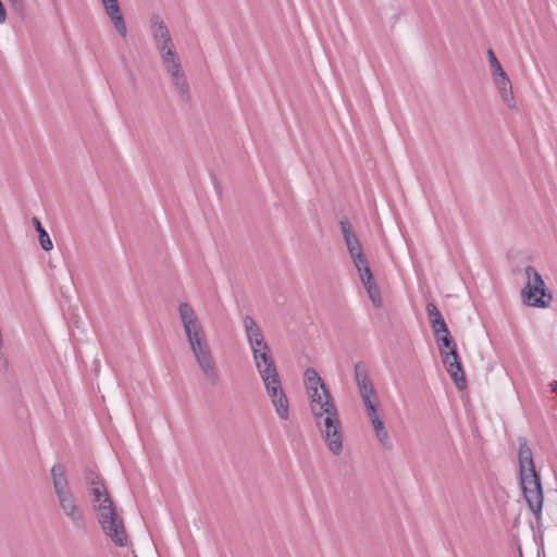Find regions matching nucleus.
<instances>
[{
  "label": "nucleus",
  "mask_w": 557,
  "mask_h": 557,
  "mask_svg": "<svg viewBox=\"0 0 557 557\" xmlns=\"http://www.w3.org/2000/svg\"><path fill=\"white\" fill-rule=\"evenodd\" d=\"M88 493L91 496V505L94 510L97 512V519L103 533L116 546H126L128 537L124 521L119 515L104 483L102 482L97 486L88 488Z\"/></svg>",
  "instance_id": "5"
},
{
  "label": "nucleus",
  "mask_w": 557,
  "mask_h": 557,
  "mask_svg": "<svg viewBox=\"0 0 557 557\" xmlns=\"http://www.w3.org/2000/svg\"><path fill=\"white\" fill-rule=\"evenodd\" d=\"M275 412L282 420L289 419V404L280 377L263 382Z\"/></svg>",
  "instance_id": "10"
},
{
  "label": "nucleus",
  "mask_w": 557,
  "mask_h": 557,
  "mask_svg": "<svg viewBox=\"0 0 557 557\" xmlns=\"http://www.w3.org/2000/svg\"><path fill=\"white\" fill-rule=\"evenodd\" d=\"M243 322L246 337L252 351L253 361L262 382L280 377L275 361L271 355V349L264 339L260 326L250 315H246Z\"/></svg>",
  "instance_id": "7"
},
{
  "label": "nucleus",
  "mask_w": 557,
  "mask_h": 557,
  "mask_svg": "<svg viewBox=\"0 0 557 557\" xmlns=\"http://www.w3.org/2000/svg\"><path fill=\"white\" fill-rule=\"evenodd\" d=\"M341 230L343 233V237L348 250V253L351 258V261L356 267H360L361 264H364L368 262L366 256L363 255L362 246L360 244V240L356 236L355 232L352 231L351 224L348 220H342L339 222Z\"/></svg>",
  "instance_id": "11"
},
{
  "label": "nucleus",
  "mask_w": 557,
  "mask_h": 557,
  "mask_svg": "<svg viewBox=\"0 0 557 557\" xmlns=\"http://www.w3.org/2000/svg\"><path fill=\"white\" fill-rule=\"evenodd\" d=\"M7 20V11H5V8L2 3V1L0 0V24H3Z\"/></svg>",
  "instance_id": "25"
},
{
  "label": "nucleus",
  "mask_w": 557,
  "mask_h": 557,
  "mask_svg": "<svg viewBox=\"0 0 557 557\" xmlns=\"http://www.w3.org/2000/svg\"><path fill=\"white\" fill-rule=\"evenodd\" d=\"M519 484L530 511L541 518L544 494L541 474L535 469L532 449L524 437L518 438Z\"/></svg>",
  "instance_id": "4"
},
{
  "label": "nucleus",
  "mask_w": 557,
  "mask_h": 557,
  "mask_svg": "<svg viewBox=\"0 0 557 557\" xmlns=\"http://www.w3.org/2000/svg\"><path fill=\"white\" fill-rule=\"evenodd\" d=\"M524 273L527 282L521 290L523 301L531 307H548L553 300V295L546 289L542 275L532 265H528Z\"/></svg>",
  "instance_id": "9"
},
{
  "label": "nucleus",
  "mask_w": 557,
  "mask_h": 557,
  "mask_svg": "<svg viewBox=\"0 0 557 557\" xmlns=\"http://www.w3.org/2000/svg\"><path fill=\"white\" fill-rule=\"evenodd\" d=\"M550 389L552 392L557 393V381H553L550 383Z\"/></svg>",
  "instance_id": "26"
},
{
  "label": "nucleus",
  "mask_w": 557,
  "mask_h": 557,
  "mask_svg": "<svg viewBox=\"0 0 557 557\" xmlns=\"http://www.w3.org/2000/svg\"><path fill=\"white\" fill-rule=\"evenodd\" d=\"M366 409H367L368 418L370 419L371 424L373 426L374 433L384 429L385 424L379 416L377 407L373 406V407L366 408Z\"/></svg>",
  "instance_id": "17"
},
{
  "label": "nucleus",
  "mask_w": 557,
  "mask_h": 557,
  "mask_svg": "<svg viewBox=\"0 0 557 557\" xmlns=\"http://www.w3.org/2000/svg\"><path fill=\"white\" fill-rule=\"evenodd\" d=\"M438 342V349L443 364L454 381L456 387L462 391L467 387L465 371L457 352V346L448 333L435 337Z\"/></svg>",
  "instance_id": "8"
},
{
  "label": "nucleus",
  "mask_w": 557,
  "mask_h": 557,
  "mask_svg": "<svg viewBox=\"0 0 557 557\" xmlns=\"http://www.w3.org/2000/svg\"><path fill=\"white\" fill-rule=\"evenodd\" d=\"M367 294H368V297L371 300L372 305L375 308H381L383 306L381 292H380V288L377 287V285L368 288Z\"/></svg>",
  "instance_id": "20"
},
{
  "label": "nucleus",
  "mask_w": 557,
  "mask_h": 557,
  "mask_svg": "<svg viewBox=\"0 0 557 557\" xmlns=\"http://www.w3.org/2000/svg\"><path fill=\"white\" fill-rule=\"evenodd\" d=\"M180 317L194 357L210 385L220 383V372L195 310L186 302L178 306Z\"/></svg>",
  "instance_id": "3"
},
{
  "label": "nucleus",
  "mask_w": 557,
  "mask_h": 557,
  "mask_svg": "<svg viewBox=\"0 0 557 557\" xmlns=\"http://www.w3.org/2000/svg\"><path fill=\"white\" fill-rule=\"evenodd\" d=\"M32 221H33V224L35 225L36 231L38 232V237H39V243H40L41 248L45 251H50L53 248V244L50 239L49 234L42 227L38 218L34 216Z\"/></svg>",
  "instance_id": "15"
},
{
  "label": "nucleus",
  "mask_w": 557,
  "mask_h": 557,
  "mask_svg": "<svg viewBox=\"0 0 557 557\" xmlns=\"http://www.w3.org/2000/svg\"><path fill=\"white\" fill-rule=\"evenodd\" d=\"M149 30L162 63L170 74L172 83L184 102L190 100V89L182 67L181 59L172 39L170 29L159 13L149 16Z\"/></svg>",
  "instance_id": "2"
},
{
  "label": "nucleus",
  "mask_w": 557,
  "mask_h": 557,
  "mask_svg": "<svg viewBox=\"0 0 557 557\" xmlns=\"http://www.w3.org/2000/svg\"><path fill=\"white\" fill-rule=\"evenodd\" d=\"M106 14L113 23L116 32L122 38L127 37V27L117 0H100Z\"/></svg>",
  "instance_id": "13"
},
{
  "label": "nucleus",
  "mask_w": 557,
  "mask_h": 557,
  "mask_svg": "<svg viewBox=\"0 0 557 557\" xmlns=\"http://www.w3.org/2000/svg\"><path fill=\"white\" fill-rule=\"evenodd\" d=\"M305 386L309 397V408L317 428L320 430L330 451L338 456L343 451L341 420L334 399L313 368L305 371Z\"/></svg>",
  "instance_id": "1"
},
{
  "label": "nucleus",
  "mask_w": 557,
  "mask_h": 557,
  "mask_svg": "<svg viewBox=\"0 0 557 557\" xmlns=\"http://www.w3.org/2000/svg\"><path fill=\"white\" fill-rule=\"evenodd\" d=\"M431 326L435 337L449 332L444 318L433 320V322H431Z\"/></svg>",
  "instance_id": "21"
},
{
  "label": "nucleus",
  "mask_w": 557,
  "mask_h": 557,
  "mask_svg": "<svg viewBox=\"0 0 557 557\" xmlns=\"http://www.w3.org/2000/svg\"><path fill=\"white\" fill-rule=\"evenodd\" d=\"M425 311L429 317L430 323L433 322V320L443 318L436 305L433 302L426 304Z\"/></svg>",
  "instance_id": "23"
},
{
  "label": "nucleus",
  "mask_w": 557,
  "mask_h": 557,
  "mask_svg": "<svg viewBox=\"0 0 557 557\" xmlns=\"http://www.w3.org/2000/svg\"><path fill=\"white\" fill-rule=\"evenodd\" d=\"M375 437L385 449L392 448V442L386 428L375 432Z\"/></svg>",
  "instance_id": "22"
},
{
  "label": "nucleus",
  "mask_w": 557,
  "mask_h": 557,
  "mask_svg": "<svg viewBox=\"0 0 557 557\" xmlns=\"http://www.w3.org/2000/svg\"><path fill=\"white\" fill-rule=\"evenodd\" d=\"M356 270L366 290L376 285L369 262L361 264L360 267H356Z\"/></svg>",
  "instance_id": "16"
},
{
  "label": "nucleus",
  "mask_w": 557,
  "mask_h": 557,
  "mask_svg": "<svg viewBox=\"0 0 557 557\" xmlns=\"http://www.w3.org/2000/svg\"><path fill=\"white\" fill-rule=\"evenodd\" d=\"M487 57H488V62H490L491 72H492L493 76H498V75H503L504 73H506L503 70L502 64L499 63L498 59L496 58V55L492 49L487 50Z\"/></svg>",
  "instance_id": "18"
},
{
  "label": "nucleus",
  "mask_w": 557,
  "mask_h": 557,
  "mask_svg": "<svg viewBox=\"0 0 557 557\" xmlns=\"http://www.w3.org/2000/svg\"><path fill=\"white\" fill-rule=\"evenodd\" d=\"M355 380L366 408L376 406V393L367 370L361 364L355 367Z\"/></svg>",
  "instance_id": "12"
},
{
  "label": "nucleus",
  "mask_w": 557,
  "mask_h": 557,
  "mask_svg": "<svg viewBox=\"0 0 557 557\" xmlns=\"http://www.w3.org/2000/svg\"><path fill=\"white\" fill-rule=\"evenodd\" d=\"M50 472L58 505L63 516L71 522L74 529L77 531H86V515L78 498L70 486L65 466L55 463L52 466Z\"/></svg>",
  "instance_id": "6"
},
{
  "label": "nucleus",
  "mask_w": 557,
  "mask_h": 557,
  "mask_svg": "<svg viewBox=\"0 0 557 557\" xmlns=\"http://www.w3.org/2000/svg\"><path fill=\"white\" fill-rule=\"evenodd\" d=\"M7 1L9 2V5L12 11H14L15 13H17L20 15L24 14L25 7H26L25 0H7Z\"/></svg>",
  "instance_id": "24"
},
{
  "label": "nucleus",
  "mask_w": 557,
  "mask_h": 557,
  "mask_svg": "<svg viewBox=\"0 0 557 557\" xmlns=\"http://www.w3.org/2000/svg\"><path fill=\"white\" fill-rule=\"evenodd\" d=\"M498 94L504 103L511 110H517L511 82L506 73L493 76Z\"/></svg>",
  "instance_id": "14"
},
{
  "label": "nucleus",
  "mask_w": 557,
  "mask_h": 557,
  "mask_svg": "<svg viewBox=\"0 0 557 557\" xmlns=\"http://www.w3.org/2000/svg\"><path fill=\"white\" fill-rule=\"evenodd\" d=\"M84 481L87 490L102 483L100 475L94 469H87L85 471Z\"/></svg>",
  "instance_id": "19"
}]
</instances>
